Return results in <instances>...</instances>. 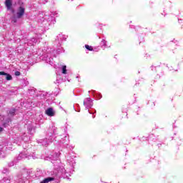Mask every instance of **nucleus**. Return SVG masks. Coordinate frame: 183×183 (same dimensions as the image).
Segmentation results:
<instances>
[{
	"instance_id": "f3484780",
	"label": "nucleus",
	"mask_w": 183,
	"mask_h": 183,
	"mask_svg": "<svg viewBox=\"0 0 183 183\" xmlns=\"http://www.w3.org/2000/svg\"><path fill=\"white\" fill-rule=\"evenodd\" d=\"M67 160L70 165H71L72 167H74V164H76L75 159H69V157H68Z\"/></svg>"
},
{
	"instance_id": "c85d7f7f",
	"label": "nucleus",
	"mask_w": 183,
	"mask_h": 183,
	"mask_svg": "<svg viewBox=\"0 0 183 183\" xmlns=\"http://www.w3.org/2000/svg\"><path fill=\"white\" fill-rule=\"evenodd\" d=\"M3 130L4 129L2 127H0V132H2Z\"/></svg>"
},
{
	"instance_id": "a211bd4d",
	"label": "nucleus",
	"mask_w": 183,
	"mask_h": 183,
	"mask_svg": "<svg viewBox=\"0 0 183 183\" xmlns=\"http://www.w3.org/2000/svg\"><path fill=\"white\" fill-rule=\"evenodd\" d=\"M85 48H86V49H88V51H93V48H92V46H89V45H88V44H86L85 45Z\"/></svg>"
},
{
	"instance_id": "0eeeda50",
	"label": "nucleus",
	"mask_w": 183,
	"mask_h": 183,
	"mask_svg": "<svg viewBox=\"0 0 183 183\" xmlns=\"http://www.w3.org/2000/svg\"><path fill=\"white\" fill-rule=\"evenodd\" d=\"M36 124L35 123H30L28 124L27 126L28 134H29L30 135H33V134H35V129L36 128Z\"/></svg>"
},
{
	"instance_id": "20e7f679",
	"label": "nucleus",
	"mask_w": 183,
	"mask_h": 183,
	"mask_svg": "<svg viewBox=\"0 0 183 183\" xmlns=\"http://www.w3.org/2000/svg\"><path fill=\"white\" fill-rule=\"evenodd\" d=\"M66 38H68V36H65V34H59L55 39L56 45H57V46H61V45L66 41Z\"/></svg>"
},
{
	"instance_id": "b1692460",
	"label": "nucleus",
	"mask_w": 183,
	"mask_h": 183,
	"mask_svg": "<svg viewBox=\"0 0 183 183\" xmlns=\"http://www.w3.org/2000/svg\"><path fill=\"white\" fill-rule=\"evenodd\" d=\"M15 75H16V76H19V75H21V72L15 71Z\"/></svg>"
},
{
	"instance_id": "7ed1b4c3",
	"label": "nucleus",
	"mask_w": 183,
	"mask_h": 183,
	"mask_svg": "<svg viewBox=\"0 0 183 183\" xmlns=\"http://www.w3.org/2000/svg\"><path fill=\"white\" fill-rule=\"evenodd\" d=\"M58 15V13L56 11L51 12L50 16H44V19L48 22L49 25H52L55 24V16Z\"/></svg>"
},
{
	"instance_id": "39448f33",
	"label": "nucleus",
	"mask_w": 183,
	"mask_h": 183,
	"mask_svg": "<svg viewBox=\"0 0 183 183\" xmlns=\"http://www.w3.org/2000/svg\"><path fill=\"white\" fill-rule=\"evenodd\" d=\"M83 104L85 107L86 109H90V108H92V107H94V100H92L89 97L85 98L84 99Z\"/></svg>"
},
{
	"instance_id": "7c9ffc66",
	"label": "nucleus",
	"mask_w": 183,
	"mask_h": 183,
	"mask_svg": "<svg viewBox=\"0 0 183 183\" xmlns=\"http://www.w3.org/2000/svg\"><path fill=\"white\" fill-rule=\"evenodd\" d=\"M92 92H93V94H94V92H95V91H92Z\"/></svg>"
},
{
	"instance_id": "cd10ccee",
	"label": "nucleus",
	"mask_w": 183,
	"mask_h": 183,
	"mask_svg": "<svg viewBox=\"0 0 183 183\" xmlns=\"http://www.w3.org/2000/svg\"><path fill=\"white\" fill-rule=\"evenodd\" d=\"M9 167H14V162L9 163Z\"/></svg>"
},
{
	"instance_id": "72a5a7b5",
	"label": "nucleus",
	"mask_w": 183,
	"mask_h": 183,
	"mask_svg": "<svg viewBox=\"0 0 183 183\" xmlns=\"http://www.w3.org/2000/svg\"><path fill=\"white\" fill-rule=\"evenodd\" d=\"M152 68H154V67H152ZM152 70H154V69H152Z\"/></svg>"
},
{
	"instance_id": "2f4dec72",
	"label": "nucleus",
	"mask_w": 183,
	"mask_h": 183,
	"mask_svg": "<svg viewBox=\"0 0 183 183\" xmlns=\"http://www.w3.org/2000/svg\"><path fill=\"white\" fill-rule=\"evenodd\" d=\"M30 107H32V104H30Z\"/></svg>"
},
{
	"instance_id": "f257e3e1",
	"label": "nucleus",
	"mask_w": 183,
	"mask_h": 183,
	"mask_svg": "<svg viewBox=\"0 0 183 183\" xmlns=\"http://www.w3.org/2000/svg\"><path fill=\"white\" fill-rule=\"evenodd\" d=\"M55 135H56V127H55V124H53L47 131L46 137L44 139L37 141V142L39 144H41L43 147H46L47 145H49V144L52 143L54 141V137H55Z\"/></svg>"
},
{
	"instance_id": "393cba45",
	"label": "nucleus",
	"mask_w": 183,
	"mask_h": 183,
	"mask_svg": "<svg viewBox=\"0 0 183 183\" xmlns=\"http://www.w3.org/2000/svg\"><path fill=\"white\" fill-rule=\"evenodd\" d=\"M54 161H58V162H59V159H58V154H56V158Z\"/></svg>"
},
{
	"instance_id": "bb28decb",
	"label": "nucleus",
	"mask_w": 183,
	"mask_h": 183,
	"mask_svg": "<svg viewBox=\"0 0 183 183\" xmlns=\"http://www.w3.org/2000/svg\"><path fill=\"white\" fill-rule=\"evenodd\" d=\"M2 172H3V174H6L8 172V169H4Z\"/></svg>"
},
{
	"instance_id": "2eb2a0df",
	"label": "nucleus",
	"mask_w": 183,
	"mask_h": 183,
	"mask_svg": "<svg viewBox=\"0 0 183 183\" xmlns=\"http://www.w3.org/2000/svg\"><path fill=\"white\" fill-rule=\"evenodd\" d=\"M107 41L105 39H102L100 45H101V48H102V49H105V48H107Z\"/></svg>"
},
{
	"instance_id": "1a4fd4ad",
	"label": "nucleus",
	"mask_w": 183,
	"mask_h": 183,
	"mask_svg": "<svg viewBox=\"0 0 183 183\" xmlns=\"http://www.w3.org/2000/svg\"><path fill=\"white\" fill-rule=\"evenodd\" d=\"M60 143L64 145V147H67L69 145V137L65 136L61 140H60Z\"/></svg>"
},
{
	"instance_id": "a878e982",
	"label": "nucleus",
	"mask_w": 183,
	"mask_h": 183,
	"mask_svg": "<svg viewBox=\"0 0 183 183\" xmlns=\"http://www.w3.org/2000/svg\"><path fill=\"white\" fill-rule=\"evenodd\" d=\"M25 182L22 179H19L18 183H24Z\"/></svg>"
},
{
	"instance_id": "f8f14e48",
	"label": "nucleus",
	"mask_w": 183,
	"mask_h": 183,
	"mask_svg": "<svg viewBox=\"0 0 183 183\" xmlns=\"http://www.w3.org/2000/svg\"><path fill=\"white\" fill-rule=\"evenodd\" d=\"M5 4L8 11L12 10V0H6Z\"/></svg>"
},
{
	"instance_id": "423d86ee",
	"label": "nucleus",
	"mask_w": 183,
	"mask_h": 183,
	"mask_svg": "<svg viewBox=\"0 0 183 183\" xmlns=\"http://www.w3.org/2000/svg\"><path fill=\"white\" fill-rule=\"evenodd\" d=\"M15 112H16V110L15 109H12L9 110V117L6 119V122L4 123V127H6L9 122H11V117H14L15 115Z\"/></svg>"
},
{
	"instance_id": "9b49d317",
	"label": "nucleus",
	"mask_w": 183,
	"mask_h": 183,
	"mask_svg": "<svg viewBox=\"0 0 183 183\" xmlns=\"http://www.w3.org/2000/svg\"><path fill=\"white\" fill-rule=\"evenodd\" d=\"M29 157H31V155L28 154L26 152L20 153L17 157L16 159L17 161H21V159H24L25 158H29Z\"/></svg>"
},
{
	"instance_id": "dca6fc26",
	"label": "nucleus",
	"mask_w": 183,
	"mask_h": 183,
	"mask_svg": "<svg viewBox=\"0 0 183 183\" xmlns=\"http://www.w3.org/2000/svg\"><path fill=\"white\" fill-rule=\"evenodd\" d=\"M11 181V177H4L2 180H1V183H9Z\"/></svg>"
},
{
	"instance_id": "4be33fe9",
	"label": "nucleus",
	"mask_w": 183,
	"mask_h": 183,
	"mask_svg": "<svg viewBox=\"0 0 183 183\" xmlns=\"http://www.w3.org/2000/svg\"><path fill=\"white\" fill-rule=\"evenodd\" d=\"M61 171H62V174H68V172H66V170L65 169H61Z\"/></svg>"
},
{
	"instance_id": "4468645a",
	"label": "nucleus",
	"mask_w": 183,
	"mask_h": 183,
	"mask_svg": "<svg viewBox=\"0 0 183 183\" xmlns=\"http://www.w3.org/2000/svg\"><path fill=\"white\" fill-rule=\"evenodd\" d=\"M39 40L35 39V38H32L31 40H29V41L28 42V45L32 46V45H35V44L38 43Z\"/></svg>"
},
{
	"instance_id": "c756f323",
	"label": "nucleus",
	"mask_w": 183,
	"mask_h": 183,
	"mask_svg": "<svg viewBox=\"0 0 183 183\" xmlns=\"http://www.w3.org/2000/svg\"><path fill=\"white\" fill-rule=\"evenodd\" d=\"M88 112H89V114H92V112H89V110H88Z\"/></svg>"
},
{
	"instance_id": "ddd939ff",
	"label": "nucleus",
	"mask_w": 183,
	"mask_h": 183,
	"mask_svg": "<svg viewBox=\"0 0 183 183\" xmlns=\"http://www.w3.org/2000/svg\"><path fill=\"white\" fill-rule=\"evenodd\" d=\"M0 75H6V79L7 81H11L12 79V76H11V74L5 73L4 71H0Z\"/></svg>"
},
{
	"instance_id": "f03ea898",
	"label": "nucleus",
	"mask_w": 183,
	"mask_h": 183,
	"mask_svg": "<svg viewBox=\"0 0 183 183\" xmlns=\"http://www.w3.org/2000/svg\"><path fill=\"white\" fill-rule=\"evenodd\" d=\"M52 56H55V50H51V51H48L47 54H45L44 56V61H45L47 64H49V65H52L54 64V59H52Z\"/></svg>"
},
{
	"instance_id": "412c9836",
	"label": "nucleus",
	"mask_w": 183,
	"mask_h": 183,
	"mask_svg": "<svg viewBox=\"0 0 183 183\" xmlns=\"http://www.w3.org/2000/svg\"><path fill=\"white\" fill-rule=\"evenodd\" d=\"M11 21L14 22V24L17 21L16 17H12Z\"/></svg>"
},
{
	"instance_id": "f704fd0d",
	"label": "nucleus",
	"mask_w": 183,
	"mask_h": 183,
	"mask_svg": "<svg viewBox=\"0 0 183 183\" xmlns=\"http://www.w3.org/2000/svg\"><path fill=\"white\" fill-rule=\"evenodd\" d=\"M12 11V12H14V10H11Z\"/></svg>"
},
{
	"instance_id": "5701e85b",
	"label": "nucleus",
	"mask_w": 183,
	"mask_h": 183,
	"mask_svg": "<svg viewBox=\"0 0 183 183\" xmlns=\"http://www.w3.org/2000/svg\"><path fill=\"white\" fill-rule=\"evenodd\" d=\"M56 52H57L58 54H61V52H64V51L61 50V49H58L56 50Z\"/></svg>"
},
{
	"instance_id": "6e6552de",
	"label": "nucleus",
	"mask_w": 183,
	"mask_h": 183,
	"mask_svg": "<svg viewBox=\"0 0 183 183\" xmlns=\"http://www.w3.org/2000/svg\"><path fill=\"white\" fill-rule=\"evenodd\" d=\"M25 14V9L22 6L19 7L16 12V17L18 19L22 18Z\"/></svg>"
},
{
	"instance_id": "473e14b6",
	"label": "nucleus",
	"mask_w": 183,
	"mask_h": 183,
	"mask_svg": "<svg viewBox=\"0 0 183 183\" xmlns=\"http://www.w3.org/2000/svg\"><path fill=\"white\" fill-rule=\"evenodd\" d=\"M93 118H95V116H93Z\"/></svg>"
},
{
	"instance_id": "9d476101",
	"label": "nucleus",
	"mask_w": 183,
	"mask_h": 183,
	"mask_svg": "<svg viewBox=\"0 0 183 183\" xmlns=\"http://www.w3.org/2000/svg\"><path fill=\"white\" fill-rule=\"evenodd\" d=\"M45 114L48 117H55V112L54 111V109L52 107L47 109L45 111Z\"/></svg>"
},
{
	"instance_id": "6ab92c4d",
	"label": "nucleus",
	"mask_w": 183,
	"mask_h": 183,
	"mask_svg": "<svg viewBox=\"0 0 183 183\" xmlns=\"http://www.w3.org/2000/svg\"><path fill=\"white\" fill-rule=\"evenodd\" d=\"M62 74H66V66H62Z\"/></svg>"
},
{
	"instance_id": "aec40b11",
	"label": "nucleus",
	"mask_w": 183,
	"mask_h": 183,
	"mask_svg": "<svg viewBox=\"0 0 183 183\" xmlns=\"http://www.w3.org/2000/svg\"><path fill=\"white\" fill-rule=\"evenodd\" d=\"M96 97L99 99H101V98H102V94L100 93H97L96 94Z\"/></svg>"
}]
</instances>
